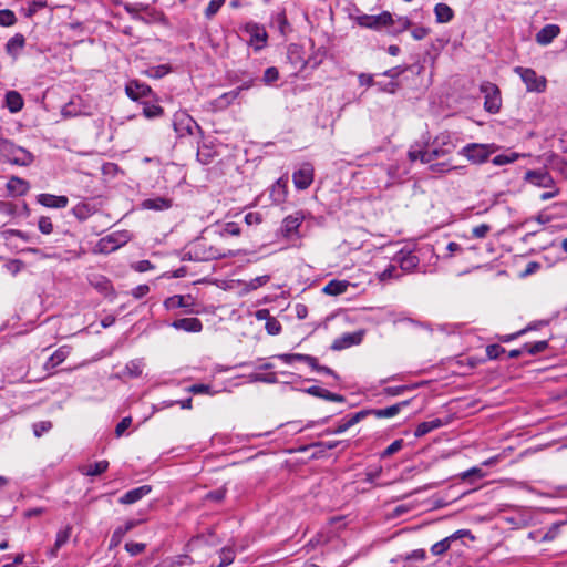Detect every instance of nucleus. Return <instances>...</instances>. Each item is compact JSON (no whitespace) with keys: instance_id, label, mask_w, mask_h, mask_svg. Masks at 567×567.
I'll list each match as a JSON object with an SVG mask.
<instances>
[{"instance_id":"f257e3e1","label":"nucleus","mask_w":567,"mask_h":567,"mask_svg":"<svg viewBox=\"0 0 567 567\" xmlns=\"http://www.w3.org/2000/svg\"><path fill=\"white\" fill-rule=\"evenodd\" d=\"M481 92L484 94V107L489 113H497L501 109L502 99L498 86L491 82L481 84Z\"/></svg>"},{"instance_id":"f03ea898","label":"nucleus","mask_w":567,"mask_h":567,"mask_svg":"<svg viewBox=\"0 0 567 567\" xmlns=\"http://www.w3.org/2000/svg\"><path fill=\"white\" fill-rule=\"evenodd\" d=\"M360 27L373 30H381L384 27H390L394 23L392 14L389 11H383L378 16L362 14L355 18Z\"/></svg>"},{"instance_id":"7ed1b4c3","label":"nucleus","mask_w":567,"mask_h":567,"mask_svg":"<svg viewBox=\"0 0 567 567\" xmlns=\"http://www.w3.org/2000/svg\"><path fill=\"white\" fill-rule=\"evenodd\" d=\"M515 73L519 74L528 91L543 92L546 87V79L537 75L533 69L517 66Z\"/></svg>"},{"instance_id":"20e7f679","label":"nucleus","mask_w":567,"mask_h":567,"mask_svg":"<svg viewBox=\"0 0 567 567\" xmlns=\"http://www.w3.org/2000/svg\"><path fill=\"white\" fill-rule=\"evenodd\" d=\"M128 240L126 233H114L101 238L96 245V250L101 254H110Z\"/></svg>"},{"instance_id":"39448f33","label":"nucleus","mask_w":567,"mask_h":567,"mask_svg":"<svg viewBox=\"0 0 567 567\" xmlns=\"http://www.w3.org/2000/svg\"><path fill=\"white\" fill-rule=\"evenodd\" d=\"M496 148L488 144H468L462 151L463 155L474 163H482L494 153Z\"/></svg>"},{"instance_id":"423d86ee","label":"nucleus","mask_w":567,"mask_h":567,"mask_svg":"<svg viewBox=\"0 0 567 567\" xmlns=\"http://www.w3.org/2000/svg\"><path fill=\"white\" fill-rule=\"evenodd\" d=\"M280 360H282L285 363H292L293 361H302L309 364L313 370L319 372H324L327 374L334 375L333 371L323 365L318 364V360L315 357L308 355V354H301V353H285L278 355Z\"/></svg>"},{"instance_id":"0eeeda50","label":"nucleus","mask_w":567,"mask_h":567,"mask_svg":"<svg viewBox=\"0 0 567 567\" xmlns=\"http://www.w3.org/2000/svg\"><path fill=\"white\" fill-rule=\"evenodd\" d=\"M292 179L298 189L308 188L313 182V167L310 164H305L293 173Z\"/></svg>"},{"instance_id":"6e6552de","label":"nucleus","mask_w":567,"mask_h":567,"mask_svg":"<svg viewBox=\"0 0 567 567\" xmlns=\"http://www.w3.org/2000/svg\"><path fill=\"white\" fill-rule=\"evenodd\" d=\"M303 215L301 213H296L295 215L288 216L284 219V225L281 228V234L286 239L292 238L295 235L299 237L298 229L303 220Z\"/></svg>"},{"instance_id":"1a4fd4ad","label":"nucleus","mask_w":567,"mask_h":567,"mask_svg":"<svg viewBox=\"0 0 567 567\" xmlns=\"http://www.w3.org/2000/svg\"><path fill=\"white\" fill-rule=\"evenodd\" d=\"M525 178L535 186L554 188L555 182L547 171H528Z\"/></svg>"},{"instance_id":"9d476101","label":"nucleus","mask_w":567,"mask_h":567,"mask_svg":"<svg viewBox=\"0 0 567 567\" xmlns=\"http://www.w3.org/2000/svg\"><path fill=\"white\" fill-rule=\"evenodd\" d=\"M152 491L151 485H142L137 488L128 491L121 498L120 503L123 505H131L142 499L144 496L148 495Z\"/></svg>"},{"instance_id":"9b49d317","label":"nucleus","mask_w":567,"mask_h":567,"mask_svg":"<svg viewBox=\"0 0 567 567\" xmlns=\"http://www.w3.org/2000/svg\"><path fill=\"white\" fill-rule=\"evenodd\" d=\"M38 203L49 208H64L66 207L69 199L66 196H55L52 194H40L38 196Z\"/></svg>"},{"instance_id":"f8f14e48","label":"nucleus","mask_w":567,"mask_h":567,"mask_svg":"<svg viewBox=\"0 0 567 567\" xmlns=\"http://www.w3.org/2000/svg\"><path fill=\"white\" fill-rule=\"evenodd\" d=\"M97 210L99 205L96 203L90 202H81L76 204L72 209L73 215L80 220H85L86 218L95 214Z\"/></svg>"},{"instance_id":"ddd939ff","label":"nucleus","mask_w":567,"mask_h":567,"mask_svg":"<svg viewBox=\"0 0 567 567\" xmlns=\"http://www.w3.org/2000/svg\"><path fill=\"white\" fill-rule=\"evenodd\" d=\"M151 87L146 84L138 83L137 81H131L126 87V94L134 101L140 97L147 96L151 93Z\"/></svg>"},{"instance_id":"4468645a","label":"nucleus","mask_w":567,"mask_h":567,"mask_svg":"<svg viewBox=\"0 0 567 567\" xmlns=\"http://www.w3.org/2000/svg\"><path fill=\"white\" fill-rule=\"evenodd\" d=\"M361 339V333H347L341 338L336 339L331 346V349L339 351L353 344L360 343Z\"/></svg>"},{"instance_id":"2eb2a0df","label":"nucleus","mask_w":567,"mask_h":567,"mask_svg":"<svg viewBox=\"0 0 567 567\" xmlns=\"http://www.w3.org/2000/svg\"><path fill=\"white\" fill-rule=\"evenodd\" d=\"M559 32L560 29L558 25L548 24L536 34V41L539 44H548L559 34Z\"/></svg>"},{"instance_id":"dca6fc26","label":"nucleus","mask_w":567,"mask_h":567,"mask_svg":"<svg viewBox=\"0 0 567 567\" xmlns=\"http://www.w3.org/2000/svg\"><path fill=\"white\" fill-rule=\"evenodd\" d=\"M172 326L176 329H183L189 332H199L203 329V324L197 318H183L175 320Z\"/></svg>"},{"instance_id":"f3484780","label":"nucleus","mask_w":567,"mask_h":567,"mask_svg":"<svg viewBox=\"0 0 567 567\" xmlns=\"http://www.w3.org/2000/svg\"><path fill=\"white\" fill-rule=\"evenodd\" d=\"M10 162L16 165L27 166L33 162V155L21 147H17L10 156Z\"/></svg>"},{"instance_id":"a211bd4d","label":"nucleus","mask_w":567,"mask_h":567,"mask_svg":"<svg viewBox=\"0 0 567 567\" xmlns=\"http://www.w3.org/2000/svg\"><path fill=\"white\" fill-rule=\"evenodd\" d=\"M350 286L347 280H331L323 288V292L329 296H338L347 291Z\"/></svg>"},{"instance_id":"6ab92c4d","label":"nucleus","mask_w":567,"mask_h":567,"mask_svg":"<svg viewBox=\"0 0 567 567\" xmlns=\"http://www.w3.org/2000/svg\"><path fill=\"white\" fill-rule=\"evenodd\" d=\"M107 467H109L107 461H100L94 464L83 465L80 467V471L83 475L96 476V475H101L102 473H104L107 470Z\"/></svg>"},{"instance_id":"aec40b11","label":"nucleus","mask_w":567,"mask_h":567,"mask_svg":"<svg viewBox=\"0 0 567 567\" xmlns=\"http://www.w3.org/2000/svg\"><path fill=\"white\" fill-rule=\"evenodd\" d=\"M6 104L10 112H19L23 107V99L17 91H9L6 94Z\"/></svg>"},{"instance_id":"412c9836","label":"nucleus","mask_w":567,"mask_h":567,"mask_svg":"<svg viewBox=\"0 0 567 567\" xmlns=\"http://www.w3.org/2000/svg\"><path fill=\"white\" fill-rule=\"evenodd\" d=\"M309 393L313 394V395H317V396H320V398H323L326 400H329V401H333V402H344V398L340 394H337V393H332L326 389H322V388H319V386H311L309 390H308Z\"/></svg>"},{"instance_id":"4be33fe9","label":"nucleus","mask_w":567,"mask_h":567,"mask_svg":"<svg viewBox=\"0 0 567 567\" xmlns=\"http://www.w3.org/2000/svg\"><path fill=\"white\" fill-rule=\"evenodd\" d=\"M437 22L445 23L452 20L453 10L445 3H437L434 8Z\"/></svg>"},{"instance_id":"5701e85b","label":"nucleus","mask_w":567,"mask_h":567,"mask_svg":"<svg viewBox=\"0 0 567 567\" xmlns=\"http://www.w3.org/2000/svg\"><path fill=\"white\" fill-rule=\"evenodd\" d=\"M442 424L443 423L440 419L422 422L416 426L414 435L415 437H421L431 432L432 430L442 426Z\"/></svg>"},{"instance_id":"b1692460","label":"nucleus","mask_w":567,"mask_h":567,"mask_svg":"<svg viewBox=\"0 0 567 567\" xmlns=\"http://www.w3.org/2000/svg\"><path fill=\"white\" fill-rule=\"evenodd\" d=\"M408 401H404L399 404H394L392 406L380 409V410H370L371 414H374L377 417H391L399 413L401 406L406 405Z\"/></svg>"},{"instance_id":"393cba45","label":"nucleus","mask_w":567,"mask_h":567,"mask_svg":"<svg viewBox=\"0 0 567 567\" xmlns=\"http://www.w3.org/2000/svg\"><path fill=\"white\" fill-rule=\"evenodd\" d=\"M68 354L69 351L64 348L59 349L49 358L48 362L45 363V369L51 370L55 368L66 359Z\"/></svg>"},{"instance_id":"a878e982","label":"nucleus","mask_w":567,"mask_h":567,"mask_svg":"<svg viewBox=\"0 0 567 567\" xmlns=\"http://www.w3.org/2000/svg\"><path fill=\"white\" fill-rule=\"evenodd\" d=\"M25 43V39L22 34H16L12 37L7 43V52L9 54L16 55L18 51H20Z\"/></svg>"},{"instance_id":"bb28decb","label":"nucleus","mask_w":567,"mask_h":567,"mask_svg":"<svg viewBox=\"0 0 567 567\" xmlns=\"http://www.w3.org/2000/svg\"><path fill=\"white\" fill-rule=\"evenodd\" d=\"M29 188V185L27 182L19 177H11L8 182V189L11 192H16L18 194H24Z\"/></svg>"},{"instance_id":"cd10ccee","label":"nucleus","mask_w":567,"mask_h":567,"mask_svg":"<svg viewBox=\"0 0 567 567\" xmlns=\"http://www.w3.org/2000/svg\"><path fill=\"white\" fill-rule=\"evenodd\" d=\"M143 206L145 208H152V209H166L172 206V203L169 199L166 198H155V199H147L143 203Z\"/></svg>"},{"instance_id":"c85d7f7f","label":"nucleus","mask_w":567,"mask_h":567,"mask_svg":"<svg viewBox=\"0 0 567 567\" xmlns=\"http://www.w3.org/2000/svg\"><path fill=\"white\" fill-rule=\"evenodd\" d=\"M71 527L70 526H66L63 530H60L56 535V540H55V544H54V547L52 548L51 550V554L52 555H55V553L58 551V549L63 546L70 538L71 536Z\"/></svg>"},{"instance_id":"c756f323","label":"nucleus","mask_w":567,"mask_h":567,"mask_svg":"<svg viewBox=\"0 0 567 567\" xmlns=\"http://www.w3.org/2000/svg\"><path fill=\"white\" fill-rule=\"evenodd\" d=\"M17 22L13 11L9 9L0 10V25L11 27Z\"/></svg>"},{"instance_id":"7c9ffc66","label":"nucleus","mask_w":567,"mask_h":567,"mask_svg":"<svg viewBox=\"0 0 567 567\" xmlns=\"http://www.w3.org/2000/svg\"><path fill=\"white\" fill-rule=\"evenodd\" d=\"M445 154V150L434 148L432 151H425V153L421 155V162L429 164L432 163L434 159L444 156Z\"/></svg>"},{"instance_id":"2f4dec72","label":"nucleus","mask_w":567,"mask_h":567,"mask_svg":"<svg viewBox=\"0 0 567 567\" xmlns=\"http://www.w3.org/2000/svg\"><path fill=\"white\" fill-rule=\"evenodd\" d=\"M163 109L158 105H155V104H148L146 103L143 107V114L147 117V118H153V117H157V116H161L163 114Z\"/></svg>"},{"instance_id":"473e14b6","label":"nucleus","mask_w":567,"mask_h":567,"mask_svg":"<svg viewBox=\"0 0 567 567\" xmlns=\"http://www.w3.org/2000/svg\"><path fill=\"white\" fill-rule=\"evenodd\" d=\"M451 546V542L449 540V538H444L437 543H435L432 547H431V551L433 555L435 556H440L442 554H444L445 551L449 550Z\"/></svg>"},{"instance_id":"72a5a7b5","label":"nucleus","mask_w":567,"mask_h":567,"mask_svg":"<svg viewBox=\"0 0 567 567\" xmlns=\"http://www.w3.org/2000/svg\"><path fill=\"white\" fill-rule=\"evenodd\" d=\"M270 279V276L264 275L251 279L246 286L249 290H256L261 286H265Z\"/></svg>"},{"instance_id":"f704fd0d","label":"nucleus","mask_w":567,"mask_h":567,"mask_svg":"<svg viewBox=\"0 0 567 567\" xmlns=\"http://www.w3.org/2000/svg\"><path fill=\"white\" fill-rule=\"evenodd\" d=\"M225 3V0H212L208 7L205 10V16L210 19L214 14L218 12L221 6Z\"/></svg>"},{"instance_id":"c9c22d12","label":"nucleus","mask_w":567,"mask_h":567,"mask_svg":"<svg viewBox=\"0 0 567 567\" xmlns=\"http://www.w3.org/2000/svg\"><path fill=\"white\" fill-rule=\"evenodd\" d=\"M266 330L269 334L276 336L281 331V324L275 317H271L266 322Z\"/></svg>"},{"instance_id":"e433bc0d","label":"nucleus","mask_w":567,"mask_h":567,"mask_svg":"<svg viewBox=\"0 0 567 567\" xmlns=\"http://www.w3.org/2000/svg\"><path fill=\"white\" fill-rule=\"evenodd\" d=\"M548 347V342L547 341H538L532 346H528L526 344L524 347V349L529 353V354H537L539 352H543L544 350H546Z\"/></svg>"},{"instance_id":"4c0bfd02","label":"nucleus","mask_w":567,"mask_h":567,"mask_svg":"<svg viewBox=\"0 0 567 567\" xmlns=\"http://www.w3.org/2000/svg\"><path fill=\"white\" fill-rule=\"evenodd\" d=\"M221 561L217 565V567H224L233 563L235 558L234 550L230 548H224L220 553Z\"/></svg>"},{"instance_id":"58836bf2","label":"nucleus","mask_w":567,"mask_h":567,"mask_svg":"<svg viewBox=\"0 0 567 567\" xmlns=\"http://www.w3.org/2000/svg\"><path fill=\"white\" fill-rule=\"evenodd\" d=\"M39 229L42 234L49 235L53 231V224L47 216H42L39 219Z\"/></svg>"},{"instance_id":"ea45409f","label":"nucleus","mask_w":567,"mask_h":567,"mask_svg":"<svg viewBox=\"0 0 567 567\" xmlns=\"http://www.w3.org/2000/svg\"><path fill=\"white\" fill-rule=\"evenodd\" d=\"M16 146L4 138H0V153L10 159V156L16 151Z\"/></svg>"},{"instance_id":"a19ab883","label":"nucleus","mask_w":567,"mask_h":567,"mask_svg":"<svg viewBox=\"0 0 567 567\" xmlns=\"http://www.w3.org/2000/svg\"><path fill=\"white\" fill-rule=\"evenodd\" d=\"M371 414L370 410H362L353 414L349 420L344 421L350 429L354 424L359 423L361 420H363L367 415Z\"/></svg>"},{"instance_id":"79ce46f5","label":"nucleus","mask_w":567,"mask_h":567,"mask_svg":"<svg viewBox=\"0 0 567 567\" xmlns=\"http://www.w3.org/2000/svg\"><path fill=\"white\" fill-rule=\"evenodd\" d=\"M517 158H518V154H516V153H513L512 155H497L493 158V163L495 165L501 166V165L509 164Z\"/></svg>"},{"instance_id":"37998d69","label":"nucleus","mask_w":567,"mask_h":567,"mask_svg":"<svg viewBox=\"0 0 567 567\" xmlns=\"http://www.w3.org/2000/svg\"><path fill=\"white\" fill-rule=\"evenodd\" d=\"M402 445H403V441L402 440H396L394 441L392 444H390L381 454L382 457H389L391 456L392 454H394L395 452H398L399 450L402 449Z\"/></svg>"},{"instance_id":"c03bdc74","label":"nucleus","mask_w":567,"mask_h":567,"mask_svg":"<svg viewBox=\"0 0 567 567\" xmlns=\"http://www.w3.org/2000/svg\"><path fill=\"white\" fill-rule=\"evenodd\" d=\"M52 423L50 421H42L33 425V432L37 437H40L43 432L51 430Z\"/></svg>"},{"instance_id":"a18cd8bd","label":"nucleus","mask_w":567,"mask_h":567,"mask_svg":"<svg viewBox=\"0 0 567 567\" xmlns=\"http://www.w3.org/2000/svg\"><path fill=\"white\" fill-rule=\"evenodd\" d=\"M503 352H505V349L498 344H489L486 348V354L489 359H497Z\"/></svg>"},{"instance_id":"49530a36","label":"nucleus","mask_w":567,"mask_h":567,"mask_svg":"<svg viewBox=\"0 0 567 567\" xmlns=\"http://www.w3.org/2000/svg\"><path fill=\"white\" fill-rule=\"evenodd\" d=\"M395 277H398V275H396V267L391 265L384 271H382L379 275V280L380 281H385V280H389V279H392V278H395Z\"/></svg>"},{"instance_id":"de8ad7c7","label":"nucleus","mask_w":567,"mask_h":567,"mask_svg":"<svg viewBox=\"0 0 567 567\" xmlns=\"http://www.w3.org/2000/svg\"><path fill=\"white\" fill-rule=\"evenodd\" d=\"M278 78H279V72L276 68L271 66L265 71L264 81L266 83H272V82L277 81Z\"/></svg>"},{"instance_id":"09e8293b","label":"nucleus","mask_w":567,"mask_h":567,"mask_svg":"<svg viewBox=\"0 0 567 567\" xmlns=\"http://www.w3.org/2000/svg\"><path fill=\"white\" fill-rule=\"evenodd\" d=\"M131 423L132 417L127 416L122 419V421L115 427V435L120 437L125 432V430L131 425Z\"/></svg>"},{"instance_id":"8fccbe9b","label":"nucleus","mask_w":567,"mask_h":567,"mask_svg":"<svg viewBox=\"0 0 567 567\" xmlns=\"http://www.w3.org/2000/svg\"><path fill=\"white\" fill-rule=\"evenodd\" d=\"M126 550L132 555L141 554L145 549V544L143 543H126Z\"/></svg>"},{"instance_id":"3c124183","label":"nucleus","mask_w":567,"mask_h":567,"mask_svg":"<svg viewBox=\"0 0 567 567\" xmlns=\"http://www.w3.org/2000/svg\"><path fill=\"white\" fill-rule=\"evenodd\" d=\"M169 72V68L167 65H158L148 71L150 76L162 78Z\"/></svg>"},{"instance_id":"603ef678","label":"nucleus","mask_w":567,"mask_h":567,"mask_svg":"<svg viewBox=\"0 0 567 567\" xmlns=\"http://www.w3.org/2000/svg\"><path fill=\"white\" fill-rule=\"evenodd\" d=\"M245 221L247 225H258L262 221L261 215L259 213H248L245 216Z\"/></svg>"},{"instance_id":"864d4df0","label":"nucleus","mask_w":567,"mask_h":567,"mask_svg":"<svg viewBox=\"0 0 567 567\" xmlns=\"http://www.w3.org/2000/svg\"><path fill=\"white\" fill-rule=\"evenodd\" d=\"M225 494H226V489L225 488H220V489H217V491L208 493L206 495V498L215 501V502H220V501L224 499Z\"/></svg>"},{"instance_id":"5fc2aeb1","label":"nucleus","mask_w":567,"mask_h":567,"mask_svg":"<svg viewBox=\"0 0 567 567\" xmlns=\"http://www.w3.org/2000/svg\"><path fill=\"white\" fill-rule=\"evenodd\" d=\"M329 538L322 534H318L315 538L310 539L308 543V547L315 548L318 545L327 544Z\"/></svg>"},{"instance_id":"6e6d98bb","label":"nucleus","mask_w":567,"mask_h":567,"mask_svg":"<svg viewBox=\"0 0 567 567\" xmlns=\"http://www.w3.org/2000/svg\"><path fill=\"white\" fill-rule=\"evenodd\" d=\"M471 476H476V477H478V478H482V477L484 476V474H483V472L481 471V468H478V467H473V468H471V470H468V471L464 472V473L462 474V476H461V477H462V480H463V481H466V480H468Z\"/></svg>"},{"instance_id":"4d7b16f0","label":"nucleus","mask_w":567,"mask_h":567,"mask_svg":"<svg viewBox=\"0 0 567 567\" xmlns=\"http://www.w3.org/2000/svg\"><path fill=\"white\" fill-rule=\"evenodd\" d=\"M489 231V226L482 224L473 229V236L476 238H483Z\"/></svg>"},{"instance_id":"13d9d810","label":"nucleus","mask_w":567,"mask_h":567,"mask_svg":"<svg viewBox=\"0 0 567 567\" xmlns=\"http://www.w3.org/2000/svg\"><path fill=\"white\" fill-rule=\"evenodd\" d=\"M417 264V259L415 256H408L405 258H403V260L401 261V268L403 269H411V268H414Z\"/></svg>"},{"instance_id":"bf43d9fd","label":"nucleus","mask_w":567,"mask_h":567,"mask_svg":"<svg viewBox=\"0 0 567 567\" xmlns=\"http://www.w3.org/2000/svg\"><path fill=\"white\" fill-rule=\"evenodd\" d=\"M209 385L206 384H194L188 389V391L194 394L209 393Z\"/></svg>"},{"instance_id":"052dcab7","label":"nucleus","mask_w":567,"mask_h":567,"mask_svg":"<svg viewBox=\"0 0 567 567\" xmlns=\"http://www.w3.org/2000/svg\"><path fill=\"white\" fill-rule=\"evenodd\" d=\"M427 34H429V29H426V28H424V27L415 28V29L412 31V37H413L415 40H422V39H424Z\"/></svg>"},{"instance_id":"680f3d73","label":"nucleus","mask_w":567,"mask_h":567,"mask_svg":"<svg viewBox=\"0 0 567 567\" xmlns=\"http://www.w3.org/2000/svg\"><path fill=\"white\" fill-rule=\"evenodd\" d=\"M148 291L150 288L147 285H140L135 289H133L132 295L138 299L145 296Z\"/></svg>"},{"instance_id":"e2e57ef3","label":"nucleus","mask_w":567,"mask_h":567,"mask_svg":"<svg viewBox=\"0 0 567 567\" xmlns=\"http://www.w3.org/2000/svg\"><path fill=\"white\" fill-rule=\"evenodd\" d=\"M409 511H410L409 506L400 505V506L394 508L392 514L386 516V519H393V518H395V517L400 516L401 514H404V513H406Z\"/></svg>"},{"instance_id":"0e129e2a","label":"nucleus","mask_w":567,"mask_h":567,"mask_svg":"<svg viewBox=\"0 0 567 567\" xmlns=\"http://www.w3.org/2000/svg\"><path fill=\"white\" fill-rule=\"evenodd\" d=\"M358 79L361 85L371 86L374 83L373 76L371 74L361 73Z\"/></svg>"},{"instance_id":"69168bd1","label":"nucleus","mask_w":567,"mask_h":567,"mask_svg":"<svg viewBox=\"0 0 567 567\" xmlns=\"http://www.w3.org/2000/svg\"><path fill=\"white\" fill-rule=\"evenodd\" d=\"M559 524H555L543 537L544 540H551L558 533Z\"/></svg>"},{"instance_id":"338daca9","label":"nucleus","mask_w":567,"mask_h":567,"mask_svg":"<svg viewBox=\"0 0 567 567\" xmlns=\"http://www.w3.org/2000/svg\"><path fill=\"white\" fill-rule=\"evenodd\" d=\"M549 189H550L549 192L543 193L540 195V198L543 200H547V199L554 198V197H556L559 194V189L555 185H554V188H549Z\"/></svg>"},{"instance_id":"774afa93","label":"nucleus","mask_w":567,"mask_h":567,"mask_svg":"<svg viewBox=\"0 0 567 567\" xmlns=\"http://www.w3.org/2000/svg\"><path fill=\"white\" fill-rule=\"evenodd\" d=\"M539 268V264L536 262V261H532L527 265V268L525 269V271L522 274L523 277H526L533 272H535L537 269Z\"/></svg>"}]
</instances>
